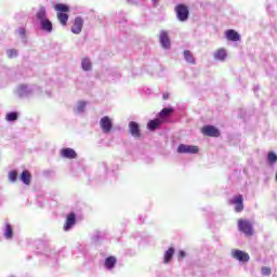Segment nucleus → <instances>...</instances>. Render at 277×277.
I'll return each instance as SVG.
<instances>
[{"label": "nucleus", "mask_w": 277, "mask_h": 277, "mask_svg": "<svg viewBox=\"0 0 277 277\" xmlns=\"http://www.w3.org/2000/svg\"><path fill=\"white\" fill-rule=\"evenodd\" d=\"M175 14L179 21L185 23V21L189 18V8H187L185 4H177L175 6Z\"/></svg>", "instance_id": "1"}, {"label": "nucleus", "mask_w": 277, "mask_h": 277, "mask_svg": "<svg viewBox=\"0 0 277 277\" xmlns=\"http://www.w3.org/2000/svg\"><path fill=\"white\" fill-rule=\"evenodd\" d=\"M198 151H199V148L196 145L181 144L177 147V153H180L181 155L183 154L197 155Z\"/></svg>", "instance_id": "2"}, {"label": "nucleus", "mask_w": 277, "mask_h": 277, "mask_svg": "<svg viewBox=\"0 0 277 277\" xmlns=\"http://www.w3.org/2000/svg\"><path fill=\"white\" fill-rule=\"evenodd\" d=\"M202 135L207 137H220V130L215 126H205L201 128Z\"/></svg>", "instance_id": "3"}, {"label": "nucleus", "mask_w": 277, "mask_h": 277, "mask_svg": "<svg viewBox=\"0 0 277 277\" xmlns=\"http://www.w3.org/2000/svg\"><path fill=\"white\" fill-rule=\"evenodd\" d=\"M100 127L103 133H110L111 129H114V123L111 122V118H109L108 116L103 117L100 120Z\"/></svg>", "instance_id": "4"}, {"label": "nucleus", "mask_w": 277, "mask_h": 277, "mask_svg": "<svg viewBox=\"0 0 277 277\" xmlns=\"http://www.w3.org/2000/svg\"><path fill=\"white\" fill-rule=\"evenodd\" d=\"M75 224H77V214L75 212H70L69 214H67L63 228L64 230H70V228H72Z\"/></svg>", "instance_id": "5"}, {"label": "nucleus", "mask_w": 277, "mask_h": 277, "mask_svg": "<svg viewBox=\"0 0 277 277\" xmlns=\"http://www.w3.org/2000/svg\"><path fill=\"white\" fill-rule=\"evenodd\" d=\"M160 44L163 49H170V36L168 35V31L161 30L159 35Z\"/></svg>", "instance_id": "6"}, {"label": "nucleus", "mask_w": 277, "mask_h": 277, "mask_svg": "<svg viewBox=\"0 0 277 277\" xmlns=\"http://www.w3.org/2000/svg\"><path fill=\"white\" fill-rule=\"evenodd\" d=\"M130 133L133 137H142V131L140 130V124L135 121L129 123Z\"/></svg>", "instance_id": "7"}, {"label": "nucleus", "mask_w": 277, "mask_h": 277, "mask_svg": "<svg viewBox=\"0 0 277 277\" xmlns=\"http://www.w3.org/2000/svg\"><path fill=\"white\" fill-rule=\"evenodd\" d=\"M81 29H83V18L76 17L71 26V31L72 34H81Z\"/></svg>", "instance_id": "8"}, {"label": "nucleus", "mask_w": 277, "mask_h": 277, "mask_svg": "<svg viewBox=\"0 0 277 277\" xmlns=\"http://www.w3.org/2000/svg\"><path fill=\"white\" fill-rule=\"evenodd\" d=\"M61 157L64 159H77V151L72 148H63L61 149Z\"/></svg>", "instance_id": "9"}, {"label": "nucleus", "mask_w": 277, "mask_h": 277, "mask_svg": "<svg viewBox=\"0 0 277 277\" xmlns=\"http://www.w3.org/2000/svg\"><path fill=\"white\" fill-rule=\"evenodd\" d=\"M225 38H227V40H229L230 42H238V40H241V36H239V32L233 29H228L225 31Z\"/></svg>", "instance_id": "10"}, {"label": "nucleus", "mask_w": 277, "mask_h": 277, "mask_svg": "<svg viewBox=\"0 0 277 277\" xmlns=\"http://www.w3.org/2000/svg\"><path fill=\"white\" fill-rule=\"evenodd\" d=\"M163 122H164V120H163V119H160V118L150 120V121L147 123V129H148L149 131H157V129H159V127H161V124H163Z\"/></svg>", "instance_id": "11"}, {"label": "nucleus", "mask_w": 277, "mask_h": 277, "mask_svg": "<svg viewBox=\"0 0 277 277\" xmlns=\"http://www.w3.org/2000/svg\"><path fill=\"white\" fill-rule=\"evenodd\" d=\"M232 205H236L235 209H236L237 213L242 211V209H243V198L241 197V195L234 197V199L232 200Z\"/></svg>", "instance_id": "12"}, {"label": "nucleus", "mask_w": 277, "mask_h": 277, "mask_svg": "<svg viewBox=\"0 0 277 277\" xmlns=\"http://www.w3.org/2000/svg\"><path fill=\"white\" fill-rule=\"evenodd\" d=\"M24 185H31V172L24 170L19 176Z\"/></svg>", "instance_id": "13"}, {"label": "nucleus", "mask_w": 277, "mask_h": 277, "mask_svg": "<svg viewBox=\"0 0 277 277\" xmlns=\"http://www.w3.org/2000/svg\"><path fill=\"white\" fill-rule=\"evenodd\" d=\"M116 263H118V260L114 255L106 258L104 261V265L108 269H114V267H116Z\"/></svg>", "instance_id": "14"}, {"label": "nucleus", "mask_w": 277, "mask_h": 277, "mask_svg": "<svg viewBox=\"0 0 277 277\" xmlns=\"http://www.w3.org/2000/svg\"><path fill=\"white\" fill-rule=\"evenodd\" d=\"M243 233L246 237H252L254 235V228H252V223L248 221L243 222Z\"/></svg>", "instance_id": "15"}, {"label": "nucleus", "mask_w": 277, "mask_h": 277, "mask_svg": "<svg viewBox=\"0 0 277 277\" xmlns=\"http://www.w3.org/2000/svg\"><path fill=\"white\" fill-rule=\"evenodd\" d=\"M41 29L47 31V34H51L53 31V23L50 19H43L40 22Z\"/></svg>", "instance_id": "16"}, {"label": "nucleus", "mask_w": 277, "mask_h": 277, "mask_svg": "<svg viewBox=\"0 0 277 277\" xmlns=\"http://www.w3.org/2000/svg\"><path fill=\"white\" fill-rule=\"evenodd\" d=\"M226 50L224 48H221L214 52V58H216L219 62H224L226 60Z\"/></svg>", "instance_id": "17"}, {"label": "nucleus", "mask_w": 277, "mask_h": 277, "mask_svg": "<svg viewBox=\"0 0 277 277\" xmlns=\"http://www.w3.org/2000/svg\"><path fill=\"white\" fill-rule=\"evenodd\" d=\"M174 111V109L168 107V108H163L160 113H159V116H160V120H164L166 122V118H170L172 116V113Z\"/></svg>", "instance_id": "18"}, {"label": "nucleus", "mask_w": 277, "mask_h": 277, "mask_svg": "<svg viewBox=\"0 0 277 277\" xmlns=\"http://www.w3.org/2000/svg\"><path fill=\"white\" fill-rule=\"evenodd\" d=\"M172 256H174V248L170 247L166 252L163 256V263L168 264L172 261Z\"/></svg>", "instance_id": "19"}, {"label": "nucleus", "mask_w": 277, "mask_h": 277, "mask_svg": "<svg viewBox=\"0 0 277 277\" xmlns=\"http://www.w3.org/2000/svg\"><path fill=\"white\" fill-rule=\"evenodd\" d=\"M184 60L187 62V64H196V58L194 57V54L189 50L184 51Z\"/></svg>", "instance_id": "20"}, {"label": "nucleus", "mask_w": 277, "mask_h": 277, "mask_svg": "<svg viewBox=\"0 0 277 277\" xmlns=\"http://www.w3.org/2000/svg\"><path fill=\"white\" fill-rule=\"evenodd\" d=\"M56 16H57V19L61 23V25H63L64 27H66V25H68L67 13L57 12Z\"/></svg>", "instance_id": "21"}, {"label": "nucleus", "mask_w": 277, "mask_h": 277, "mask_svg": "<svg viewBox=\"0 0 277 277\" xmlns=\"http://www.w3.org/2000/svg\"><path fill=\"white\" fill-rule=\"evenodd\" d=\"M54 10H56V12H61L63 14H67V12H70V8H68V5H66L64 3L55 4Z\"/></svg>", "instance_id": "22"}, {"label": "nucleus", "mask_w": 277, "mask_h": 277, "mask_svg": "<svg viewBox=\"0 0 277 277\" xmlns=\"http://www.w3.org/2000/svg\"><path fill=\"white\" fill-rule=\"evenodd\" d=\"M36 16L38 21H40V23H42V21H47V9H44V6H41L37 12Z\"/></svg>", "instance_id": "23"}, {"label": "nucleus", "mask_w": 277, "mask_h": 277, "mask_svg": "<svg viewBox=\"0 0 277 277\" xmlns=\"http://www.w3.org/2000/svg\"><path fill=\"white\" fill-rule=\"evenodd\" d=\"M4 237L5 239H12V237H14V229L12 228V225H5Z\"/></svg>", "instance_id": "24"}, {"label": "nucleus", "mask_w": 277, "mask_h": 277, "mask_svg": "<svg viewBox=\"0 0 277 277\" xmlns=\"http://www.w3.org/2000/svg\"><path fill=\"white\" fill-rule=\"evenodd\" d=\"M267 161H268V163H271V164L276 163V162H277V154L274 153V151H269V153L267 154Z\"/></svg>", "instance_id": "25"}, {"label": "nucleus", "mask_w": 277, "mask_h": 277, "mask_svg": "<svg viewBox=\"0 0 277 277\" xmlns=\"http://www.w3.org/2000/svg\"><path fill=\"white\" fill-rule=\"evenodd\" d=\"M232 256H234V259H237L238 261H243V251L234 250L232 251Z\"/></svg>", "instance_id": "26"}, {"label": "nucleus", "mask_w": 277, "mask_h": 277, "mask_svg": "<svg viewBox=\"0 0 277 277\" xmlns=\"http://www.w3.org/2000/svg\"><path fill=\"white\" fill-rule=\"evenodd\" d=\"M18 180V172L16 170H13L9 173V181L11 183H16V181Z\"/></svg>", "instance_id": "27"}, {"label": "nucleus", "mask_w": 277, "mask_h": 277, "mask_svg": "<svg viewBox=\"0 0 277 277\" xmlns=\"http://www.w3.org/2000/svg\"><path fill=\"white\" fill-rule=\"evenodd\" d=\"M82 68L84 70H92V63L88 58L82 60Z\"/></svg>", "instance_id": "28"}, {"label": "nucleus", "mask_w": 277, "mask_h": 277, "mask_svg": "<svg viewBox=\"0 0 277 277\" xmlns=\"http://www.w3.org/2000/svg\"><path fill=\"white\" fill-rule=\"evenodd\" d=\"M6 120L9 122H14L15 120H18V114L17 113H9L6 115Z\"/></svg>", "instance_id": "29"}, {"label": "nucleus", "mask_w": 277, "mask_h": 277, "mask_svg": "<svg viewBox=\"0 0 277 277\" xmlns=\"http://www.w3.org/2000/svg\"><path fill=\"white\" fill-rule=\"evenodd\" d=\"M262 276H272V268L267 266L262 267Z\"/></svg>", "instance_id": "30"}, {"label": "nucleus", "mask_w": 277, "mask_h": 277, "mask_svg": "<svg viewBox=\"0 0 277 277\" xmlns=\"http://www.w3.org/2000/svg\"><path fill=\"white\" fill-rule=\"evenodd\" d=\"M16 55H18V51L14 49L8 51V57H10L11 60L16 57Z\"/></svg>", "instance_id": "31"}, {"label": "nucleus", "mask_w": 277, "mask_h": 277, "mask_svg": "<svg viewBox=\"0 0 277 277\" xmlns=\"http://www.w3.org/2000/svg\"><path fill=\"white\" fill-rule=\"evenodd\" d=\"M85 109V102H80L78 105V111H83Z\"/></svg>", "instance_id": "32"}, {"label": "nucleus", "mask_w": 277, "mask_h": 277, "mask_svg": "<svg viewBox=\"0 0 277 277\" xmlns=\"http://www.w3.org/2000/svg\"><path fill=\"white\" fill-rule=\"evenodd\" d=\"M187 256V253L185 251H180L177 254V259H185Z\"/></svg>", "instance_id": "33"}, {"label": "nucleus", "mask_w": 277, "mask_h": 277, "mask_svg": "<svg viewBox=\"0 0 277 277\" xmlns=\"http://www.w3.org/2000/svg\"><path fill=\"white\" fill-rule=\"evenodd\" d=\"M238 228H239V230H243V220L242 219L238 220Z\"/></svg>", "instance_id": "34"}, {"label": "nucleus", "mask_w": 277, "mask_h": 277, "mask_svg": "<svg viewBox=\"0 0 277 277\" xmlns=\"http://www.w3.org/2000/svg\"><path fill=\"white\" fill-rule=\"evenodd\" d=\"M250 261V255L248 253H243V263H248Z\"/></svg>", "instance_id": "35"}, {"label": "nucleus", "mask_w": 277, "mask_h": 277, "mask_svg": "<svg viewBox=\"0 0 277 277\" xmlns=\"http://www.w3.org/2000/svg\"><path fill=\"white\" fill-rule=\"evenodd\" d=\"M162 98H163V101H168V98H170V94L163 93Z\"/></svg>", "instance_id": "36"}, {"label": "nucleus", "mask_w": 277, "mask_h": 277, "mask_svg": "<svg viewBox=\"0 0 277 277\" xmlns=\"http://www.w3.org/2000/svg\"><path fill=\"white\" fill-rule=\"evenodd\" d=\"M21 36H25V28H19Z\"/></svg>", "instance_id": "37"}, {"label": "nucleus", "mask_w": 277, "mask_h": 277, "mask_svg": "<svg viewBox=\"0 0 277 277\" xmlns=\"http://www.w3.org/2000/svg\"><path fill=\"white\" fill-rule=\"evenodd\" d=\"M153 2H154L155 4H157V3H159V0H153Z\"/></svg>", "instance_id": "38"}]
</instances>
